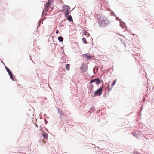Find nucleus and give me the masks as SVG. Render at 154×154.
I'll use <instances>...</instances> for the list:
<instances>
[{
	"label": "nucleus",
	"mask_w": 154,
	"mask_h": 154,
	"mask_svg": "<svg viewBox=\"0 0 154 154\" xmlns=\"http://www.w3.org/2000/svg\"><path fill=\"white\" fill-rule=\"evenodd\" d=\"M109 23L108 19L106 17H103L100 19L98 24L102 27H105L108 25Z\"/></svg>",
	"instance_id": "obj_1"
},
{
	"label": "nucleus",
	"mask_w": 154,
	"mask_h": 154,
	"mask_svg": "<svg viewBox=\"0 0 154 154\" xmlns=\"http://www.w3.org/2000/svg\"><path fill=\"white\" fill-rule=\"evenodd\" d=\"M69 10L70 8L68 6H65L63 7V11L65 13V15L66 17L69 14Z\"/></svg>",
	"instance_id": "obj_2"
},
{
	"label": "nucleus",
	"mask_w": 154,
	"mask_h": 154,
	"mask_svg": "<svg viewBox=\"0 0 154 154\" xmlns=\"http://www.w3.org/2000/svg\"><path fill=\"white\" fill-rule=\"evenodd\" d=\"M103 87H100L99 89L95 91L94 96H100L102 94L103 91Z\"/></svg>",
	"instance_id": "obj_3"
},
{
	"label": "nucleus",
	"mask_w": 154,
	"mask_h": 154,
	"mask_svg": "<svg viewBox=\"0 0 154 154\" xmlns=\"http://www.w3.org/2000/svg\"><path fill=\"white\" fill-rule=\"evenodd\" d=\"M94 82L96 83V84H99L101 83V81L98 78H97L94 79H92L90 81V82L91 83Z\"/></svg>",
	"instance_id": "obj_4"
},
{
	"label": "nucleus",
	"mask_w": 154,
	"mask_h": 154,
	"mask_svg": "<svg viewBox=\"0 0 154 154\" xmlns=\"http://www.w3.org/2000/svg\"><path fill=\"white\" fill-rule=\"evenodd\" d=\"M6 71L8 72L9 75H10V78L12 79L13 81H14V79L13 77L12 74L11 72L10 71V70L7 67H6Z\"/></svg>",
	"instance_id": "obj_5"
},
{
	"label": "nucleus",
	"mask_w": 154,
	"mask_h": 154,
	"mask_svg": "<svg viewBox=\"0 0 154 154\" xmlns=\"http://www.w3.org/2000/svg\"><path fill=\"white\" fill-rule=\"evenodd\" d=\"M83 56L84 57H85L87 59H90L92 57L90 54H85L83 55Z\"/></svg>",
	"instance_id": "obj_6"
},
{
	"label": "nucleus",
	"mask_w": 154,
	"mask_h": 154,
	"mask_svg": "<svg viewBox=\"0 0 154 154\" xmlns=\"http://www.w3.org/2000/svg\"><path fill=\"white\" fill-rule=\"evenodd\" d=\"M50 6V4H48V3H47L45 5V9L47 11H48L49 7Z\"/></svg>",
	"instance_id": "obj_7"
},
{
	"label": "nucleus",
	"mask_w": 154,
	"mask_h": 154,
	"mask_svg": "<svg viewBox=\"0 0 154 154\" xmlns=\"http://www.w3.org/2000/svg\"><path fill=\"white\" fill-rule=\"evenodd\" d=\"M68 20L70 21H72V19L71 15H69L67 17Z\"/></svg>",
	"instance_id": "obj_8"
},
{
	"label": "nucleus",
	"mask_w": 154,
	"mask_h": 154,
	"mask_svg": "<svg viewBox=\"0 0 154 154\" xmlns=\"http://www.w3.org/2000/svg\"><path fill=\"white\" fill-rule=\"evenodd\" d=\"M58 40L60 42H62L63 40V38L61 36H59L58 38Z\"/></svg>",
	"instance_id": "obj_9"
},
{
	"label": "nucleus",
	"mask_w": 154,
	"mask_h": 154,
	"mask_svg": "<svg viewBox=\"0 0 154 154\" xmlns=\"http://www.w3.org/2000/svg\"><path fill=\"white\" fill-rule=\"evenodd\" d=\"M66 68L67 70H69L70 68V65L69 64H66Z\"/></svg>",
	"instance_id": "obj_10"
},
{
	"label": "nucleus",
	"mask_w": 154,
	"mask_h": 154,
	"mask_svg": "<svg viewBox=\"0 0 154 154\" xmlns=\"http://www.w3.org/2000/svg\"><path fill=\"white\" fill-rule=\"evenodd\" d=\"M54 0H48V2L47 3H48L50 4H51L53 3Z\"/></svg>",
	"instance_id": "obj_11"
},
{
	"label": "nucleus",
	"mask_w": 154,
	"mask_h": 154,
	"mask_svg": "<svg viewBox=\"0 0 154 154\" xmlns=\"http://www.w3.org/2000/svg\"><path fill=\"white\" fill-rule=\"evenodd\" d=\"M81 69L82 72H84L87 70V68L86 67H85L84 69H83V67H81Z\"/></svg>",
	"instance_id": "obj_12"
},
{
	"label": "nucleus",
	"mask_w": 154,
	"mask_h": 154,
	"mask_svg": "<svg viewBox=\"0 0 154 154\" xmlns=\"http://www.w3.org/2000/svg\"><path fill=\"white\" fill-rule=\"evenodd\" d=\"M43 135L45 138V139L47 138L48 135L47 133H45L43 134Z\"/></svg>",
	"instance_id": "obj_13"
},
{
	"label": "nucleus",
	"mask_w": 154,
	"mask_h": 154,
	"mask_svg": "<svg viewBox=\"0 0 154 154\" xmlns=\"http://www.w3.org/2000/svg\"><path fill=\"white\" fill-rule=\"evenodd\" d=\"M116 80H114V81L113 82L112 84V87L113 86H114L116 84Z\"/></svg>",
	"instance_id": "obj_14"
},
{
	"label": "nucleus",
	"mask_w": 154,
	"mask_h": 154,
	"mask_svg": "<svg viewBox=\"0 0 154 154\" xmlns=\"http://www.w3.org/2000/svg\"><path fill=\"white\" fill-rule=\"evenodd\" d=\"M82 40L83 42L85 44H86L87 43L86 39L84 38H82Z\"/></svg>",
	"instance_id": "obj_15"
},
{
	"label": "nucleus",
	"mask_w": 154,
	"mask_h": 154,
	"mask_svg": "<svg viewBox=\"0 0 154 154\" xmlns=\"http://www.w3.org/2000/svg\"><path fill=\"white\" fill-rule=\"evenodd\" d=\"M87 33V32L86 31H85L84 32L83 35H86Z\"/></svg>",
	"instance_id": "obj_16"
},
{
	"label": "nucleus",
	"mask_w": 154,
	"mask_h": 154,
	"mask_svg": "<svg viewBox=\"0 0 154 154\" xmlns=\"http://www.w3.org/2000/svg\"><path fill=\"white\" fill-rule=\"evenodd\" d=\"M111 90V89H110V88H108V93H109V92H110V91Z\"/></svg>",
	"instance_id": "obj_17"
},
{
	"label": "nucleus",
	"mask_w": 154,
	"mask_h": 154,
	"mask_svg": "<svg viewBox=\"0 0 154 154\" xmlns=\"http://www.w3.org/2000/svg\"><path fill=\"white\" fill-rule=\"evenodd\" d=\"M56 34H58V33H59V31H58V30H56Z\"/></svg>",
	"instance_id": "obj_18"
},
{
	"label": "nucleus",
	"mask_w": 154,
	"mask_h": 154,
	"mask_svg": "<svg viewBox=\"0 0 154 154\" xmlns=\"http://www.w3.org/2000/svg\"><path fill=\"white\" fill-rule=\"evenodd\" d=\"M108 88H109V85L108 86Z\"/></svg>",
	"instance_id": "obj_19"
},
{
	"label": "nucleus",
	"mask_w": 154,
	"mask_h": 154,
	"mask_svg": "<svg viewBox=\"0 0 154 154\" xmlns=\"http://www.w3.org/2000/svg\"><path fill=\"white\" fill-rule=\"evenodd\" d=\"M89 33H88L87 34L88 37V36H89Z\"/></svg>",
	"instance_id": "obj_20"
}]
</instances>
